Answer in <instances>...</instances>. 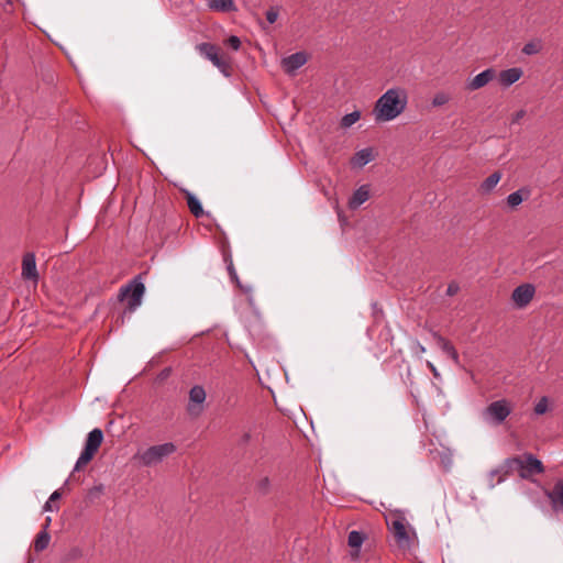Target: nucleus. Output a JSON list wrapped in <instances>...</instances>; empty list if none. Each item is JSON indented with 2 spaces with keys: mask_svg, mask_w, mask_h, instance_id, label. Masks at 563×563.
I'll use <instances>...</instances> for the list:
<instances>
[{
  "mask_svg": "<svg viewBox=\"0 0 563 563\" xmlns=\"http://www.w3.org/2000/svg\"><path fill=\"white\" fill-rule=\"evenodd\" d=\"M62 494L59 490H55L48 498V500L45 503L43 510L44 511H53L54 509H57L56 503L60 499Z\"/></svg>",
  "mask_w": 563,
  "mask_h": 563,
  "instance_id": "bb28decb",
  "label": "nucleus"
},
{
  "mask_svg": "<svg viewBox=\"0 0 563 563\" xmlns=\"http://www.w3.org/2000/svg\"><path fill=\"white\" fill-rule=\"evenodd\" d=\"M540 51V45L536 42H529L522 47V53L526 55H534Z\"/></svg>",
  "mask_w": 563,
  "mask_h": 563,
  "instance_id": "7c9ffc66",
  "label": "nucleus"
},
{
  "mask_svg": "<svg viewBox=\"0 0 563 563\" xmlns=\"http://www.w3.org/2000/svg\"><path fill=\"white\" fill-rule=\"evenodd\" d=\"M206 390L202 386L196 385L189 391V401L187 411L192 417H198L203 411V404L206 401Z\"/></svg>",
  "mask_w": 563,
  "mask_h": 563,
  "instance_id": "423d86ee",
  "label": "nucleus"
},
{
  "mask_svg": "<svg viewBox=\"0 0 563 563\" xmlns=\"http://www.w3.org/2000/svg\"><path fill=\"white\" fill-rule=\"evenodd\" d=\"M432 336L435 340L437 345L456 364H460V357L455 347L443 336L437 332H432Z\"/></svg>",
  "mask_w": 563,
  "mask_h": 563,
  "instance_id": "dca6fc26",
  "label": "nucleus"
},
{
  "mask_svg": "<svg viewBox=\"0 0 563 563\" xmlns=\"http://www.w3.org/2000/svg\"><path fill=\"white\" fill-rule=\"evenodd\" d=\"M364 538L358 531H351L349 533L347 543L351 548L358 550L363 544Z\"/></svg>",
  "mask_w": 563,
  "mask_h": 563,
  "instance_id": "a878e982",
  "label": "nucleus"
},
{
  "mask_svg": "<svg viewBox=\"0 0 563 563\" xmlns=\"http://www.w3.org/2000/svg\"><path fill=\"white\" fill-rule=\"evenodd\" d=\"M187 198V205L191 213L196 217H200L203 214V209L196 196H194L191 192H186Z\"/></svg>",
  "mask_w": 563,
  "mask_h": 563,
  "instance_id": "b1692460",
  "label": "nucleus"
},
{
  "mask_svg": "<svg viewBox=\"0 0 563 563\" xmlns=\"http://www.w3.org/2000/svg\"><path fill=\"white\" fill-rule=\"evenodd\" d=\"M361 117H362V112L360 110H354L353 112L347 113L342 117V119L340 120L339 126L342 130H347L352 125H354L357 121H360Z\"/></svg>",
  "mask_w": 563,
  "mask_h": 563,
  "instance_id": "5701e85b",
  "label": "nucleus"
},
{
  "mask_svg": "<svg viewBox=\"0 0 563 563\" xmlns=\"http://www.w3.org/2000/svg\"><path fill=\"white\" fill-rule=\"evenodd\" d=\"M511 410L512 408L508 400H496L485 408V410L482 412V418L489 424L499 426L511 413Z\"/></svg>",
  "mask_w": 563,
  "mask_h": 563,
  "instance_id": "20e7f679",
  "label": "nucleus"
},
{
  "mask_svg": "<svg viewBox=\"0 0 563 563\" xmlns=\"http://www.w3.org/2000/svg\"><path fill=\"white\" fill-rule=\"evenodd\" d=\"M227 43L228 45L234 49V51H238L241 46V41L238 36L235 35H231L228 40H227Z\"/></svg>",
  "mask_w": 563,
  "mask_h": 563,
  "instance_id": "473e14b6",
  "label": "nucleus"
},
{
  "mask_svg": "<svg viewBox=\"0 0 563 563\" xmlns=\"http://www.w3.org/2000/svg\"><path fill=\"white\" fill-rule=\"evenodd\" d=\"M230 274H231V278L236 280L238 285L245 291H249V289L246 288H243L240 283H239V279H238V276H236V273L234 272V269L230 268Z\"/></svg>",
  "mask_w": 563,
  "mask_h": 563,
  "instance_id": "58836bf2",
  "label": "nucleus"
},
{
  "mask_svg": "<svg viewBox=\"0 0 563 563\" xmlns=\"http://www.w3.org/2000/svg\"><path fill=\"white\" fill-rule=\"evenodd\" d=\"M412 351L417 356H421L426 352V347L418 341L412 342Z\"/></svg>",
  "mask_w": 563,
  "mask_h": 563,
  "instance_id": "72a5a7b5",
  "label": "nucleus"
},
{
  "mask_svg": "<svg viewBox=\"0 0 563 563\" xmlns=\"http://www.w3.org/2000/svg\"><path fill=\"white\" fill-rule=\"evenodd\" d=\"M51 522V518L47 517L46 519V523L44 526V529L43 531H41L35 541H34V550L36 552H42L43 550H45L47 547H48V543H49V540H51V537L49 534L47 533L46 529L48 527V523Z\"/></svg>",
  "mask_w": 563,
  "mask_h": 563,
  "instance_id": "412c9836",
  "label": "nucleus"
},
{
  "mask_svg": "<svg viewBox=\"0 0 563 563\" xmlns=\"http://www.w3.org/2000/svg\"><path fill=\"white\" fill-rule=\"evenodd\" d=\"M269 486H271V481L268 477H264L262 478L258 484H257V487L262 492H267L269 489Z\"/></svg>",
  "mask_w": 563,
  "mask_h": 563,
  "instance_id": "f704fd0d",
  "label": "nucleus"
},
{
  "mask_svg": "<svg viewBox=\"0 0 563 563\" xmlns=\"http://www.w3.org/2000/svg\"><path fill=\"white\" fill-rule=\"evenodd\" d=\"M526 115V111L523 109L517 111L511 119V123H519L521 119H523Z\"/></svg>",
  "mask_w": 563,
  "mask_h": 563,
  "instance_id": "c9c22d12",
  "label": "nucleus"
},
{
  "mask_svg": "<svg viewBox=\"0 0 563 563\" xmlns=\"http://www.w3.org/2000/svg\"><path fill=\"white\" fill-rule=\"evenodd\" d=\"M460 287L456 283H451L449 286H448V289H446V294L449 296H454L455 294H457Z\"/></svg>",
  "mask_w": 563,
  "mask_h": 563,
  "instance_id": "e433bc0d",
  "label": "nucleus"
},
{
  "mask_svg": "<svg viewBox=\"0 0 563 563\" xmlns=\"http://www.w3.org/2000/svg\"><path fill=\"white\" fill-rule=\"evenodd\" d=\"M176 451V445L172 442L150 446L145 451L137 454L141 464L145 466H154L163 462L166 457Z\"/></svg>",
  "mask_w": 563,
  "mask_h": 563,
  "instance_id": "7ed1b4c3",
  "label": "nucleus"
},
{
  "mask_svg": "<svg viewBox=\"0 0 563 563\" xmlns=\"http://www.w3.org/2000/svg\"><path fill=\"white\" fill-rule=\"evenodd\" d=\"M530 196L531 189L528 187H521L507 196L506 206L511 211L516 210L525 200H528Z\"/></svg>",
  "mask_w": 563,
  "mask_h": 563,
  "instance_id": "ddd939ff",
  "label": "nucleus"
},
{
  "mask_svg": "<svg viewBox=\"0 0 563 563\" xmlns=\"http://www.w3.org/2000/svg\"><path fill=\"white\" fill-rule=\"evenodd\" d=\"M251 439V434L249 432L244 433L241 438V442L242 443H246L249 442V440Z\"/></svg>",
  "mask_w": 563,
  "mask_h": 563,
  "instance_id": "ea45409f",
  "label": "nucleus"
},
{
  "mask_svg": "<svg viewBox=\"0 0 563 563\" xmlns=\"http://www.w3.org/2000/svg\"><path fill=\"white\" fill-rule=\"evenodd\" d=\"M501 177L503 174L500 172L493 173L485 180L482 181V184L479 185V191L485 195L490 194L496 188Z\"/></svg>",
  "mask_w": 563,
  "mask_h": 563,
  "instance_id": "aec40b11",
  "label": "nucleus"
},
{
  "mask_svg": "<svg viewBox=\"0 0 563 563\" xmlns=\"http://www.w3.org/2000/svg\"><path fill=\"white\" fill-rule=\"evenodd\" d=\"M522 76V70L520 68L514 67L509 69L501 70L498 75V80L500 85L504 87H509L516 81H518Z\"/></svg>",
  "mask_w": 563,
  "mask_h": 563,
  "instance_id": "f3484780",
  "label": "nucleus"
},
{
  "mask_svg": "<svg viewBox=\"0 0 563 563\" xmlns=\"http://www.w3.org/2000/svg\"><path fill=\"white\" fill-rule=\"evenodd\" d=\"M279 15L278 8L272 7L266 11V20L268 23L273 24L277 21Z\"/></svg>",
  "mask_w": 563,
  "mask_h": 563,
  "instance_id": "2f4dec72",
  "label": "nucleus"
},
{
  "mask_svg": "<svg viewBox=\"0 0 563 563\" xmlns=\"http://www.w3.org/2000/svg\"><path fill=\"white\" fill-rule=\"evenodd\" d=\"M145 286L140 282H134L121 289V297L128 300V313L132 314L142 303V297Z\"/></svg>",
  "mask_w": 563,
  "mask_h": 563,
  "instance_id": "39448f33",
  "label": "nucleus"
},
{
  "mask_svg": "<svg viewBox=\"0 0 563 563\" xmlns=\"http://www.w3.org/2000/svg\"><path fill=\"white\" fill-rule=\"evenodd\" d=\"M550 409V400L548 397H542L534 406V413L536 415H544Z\"/></svg>",
  "mask_w": 563,
  "mask_h": 563,
  "instance_id": "cd10ccee",
  "label": "nucleus"
},
{
  "mask_svg": "<svg viewBox=\"0 0 563 563\" xmlns=\"http://www.w3.org/2000/svg\"><path fill=\"white\" fill-rule=\"evenodd\" d=\"M516 462L521 468V475L528 476L531 474H539L543 472V466L540 460L533 455H527L525 459H518Z\"/></svg>",
  "mask_w": 563,
  "mask_h": 563,
  "instance_id": "9d476101",
  "label": "nucleus"
},
{
  "mask_svg": "<svg viewBox=\"0 0 563 563\" xmlns=\"http://www.w3.org/2000/svg\"><path fill=\"white\" fill-rule=\"evenodd\" d=\"M548 497L555 511L563 510V482H558L548 493Z\"/></svg>",
  "mask_w": 563,
  "mask_h": 563,
  "instance_id": "a211bd4d",
  "label": "nucleus"
},
{
  "mask_svg": "<svg viewBox=\"0 0 563 563\" xmlns=\"http://www.w3.org/2000/svg\"><path fill=\"white\" fill-rule=\"evenodd\" d=\"M368 199H369V186L362 185L353 192L352 197L350 198L349 208L352 210H356Z\"/></svg>",
  "mask_w": 563,
  "mask_h": 563,
  "instance_id": "2eb2a0df",
  "label": "nucleus"
},
{
  "mask_svg": "<svg viewBox=\"0 0 563 563\" xmlns=\"http://www.w3.org/2000/svg\"><path fill=\"white\" fill-rule=\"evenodd\" d=\"M390 529L394 533V537L397 543L400 547H408L410 543L409 531L406 527L405 520L402 518H396L390 521Z\"/></svg>",
  "mask_w": 563,
  "mask_h": 563,
  "instance_id": "1a4fd4ad",
  "label": "nucleus"
},
{
  "mask_svg": "<svg viewBox=\"0 0 563 563\" xmlns=\"http://www.w3.org/2000/svg\"><path fill=\"white\" fill-rule=\"evenodd\" d=\"M427 366L430 368V371L432 372V374L435 378H440V373L432 362L427 361Z\"/></svg>",
  "mask_w": 563,
  "mask_h": 563,
  "instance_id": "4c0bfd02",
  "label": "nucleus"
},
{
  "mask_svg": "<svg viewBox=\"0 0 563 563\" xmlns=\"http://www.w3.org/2000/svg\"><path fill=\"white\" fill-rule=\"evenodd\" d=\"M533 295H534V287L530 284H523V285L518 286L512 291L511 298L518 308H523L531 301V299L533 298Z\"/></svg>",
  "mask_w": 563,
  "mask_h": 563,
  "instance_id": "6e6552de",
  "label": "nucleus"
},
{
  "mask_svg": "<svg viewBox=\"0 0 563 563\" xmlns=\"http://www.w3.org/2000/svg\"><path fill=\"white\" fill-rule=\"evenodd\" d=\"M208 7L217 12H234L236 5L234 0H207Z\"/></svg>",
  "mask_w": 563,
  "mask_h": 563,
  "instance_id": "6ab92c4d",
  "label": "nucleus"
},
{
  "mask_svg": "<svg viewBox=\"0 0 563 563\" xmlns=\"http://www.w3.org/2000/svg\"><path fill=\"white\" fill-rule=\"evenodd\" d=\"M376 156L377 152L373 147H366L355 153L351 159V164L353 167L362 168L374 161Z\"/></svg>",
  "mask_w": 563,
  "mask_h": 563,
  "instance_id": "4468645a",
  "label": "nucleus"
},
{
  "mask_svg": "<svg viewBox=\"0 0 563 563\" xmlns=\"http://www.w3.org/2000/svg\"><path fill=\"white\" fill-rule=\"evenodd\" d=\"M21 276L24 280L32 282L34 286L38 282V272L36 268V258L34 253H26L22 258Z\"/></svg>",
  "mask_w": 563,
  "mask_h": 563,
  "instance_id": "0eeeda50",
  "label": "nucleus"
},
{
  "mask_svg": "<svg viewBox=\"0 0 563 563\" xmlns=\"http://www.w3.org/2000/svg\"><path fill=\"white\" fill-rule=\"evenodd\" d=\"M222 74L229 76V63L222 56H219L216 62L212 63Z\"/></svg>",
  "mask_w": 563,
  "mask_h": 563,
  "instance_id": "c756f323",
  "label": "nucleus"
},
{
  "mask_svg": "<svg viewBox=\"0 0 563 563\" xmlns=\"http://www.w3.org/2000/svg\"><path fill=\"white\" fill-rule=\"evenodd\" d=\"M307 63V55L303 52L294 53L285 57L282 62L286 73L294 74L297 69Z\"/></svg>",
  "mask_w": 563,
  "mask_h": 563,
  "instance_id": "f8f14e48",
  "label": "nucleus"
},
{
  "mask_svg": "<svg viewBox=\"0 0 563 563\" xmlns=\"http://www.w3.org/2000/svg\"><path fill=\"white\" fill-rule=\"evenodd\" d=\"M506 476H507L506 467L503 466V467L493 470L489 473V487L493 488L496 484L501 483L503 481H505Z\"/></svg>",
  "mask_w": 563,
  "mask_h": 563,
  "instance_id": "393cba45",
  "label": "nucleus"
},
{
  "mask_svg": "<svg viewBox=\"0 0 563 563\" xmlns=\"http://www.w3.org/2000/svg\"><path fill=\"white\" fill-rule=\"evenodd\" d=\"M408 96L402 88H390L375 102L373 114L376 122H387L396 119L404 112Z\"/></svg>",
  "mask_w": 563,
  "mask_h": 563,
  "instance_id": "f257e3e1",
  "label": "nucleus"
},
{
  "mask_svg": "<svg viewBox=\"0 0 563 563\" xmlns=\"http://www.w3.org/2000/svg\"><path fill=\"white\" fill-rule=\"evenodd\" d=\"M451 97L446 92H438L432 99V106L441 107L450 101Z\"/></svg>",
  "mask_w": 563,
  "mask_h": 563,
  "instance_id": "c85d7f7f",
  "label": "nucleus"
},
{
  "mask_svg": "<svg viewBox=\"0 0 563 563\" xmlns=\"http://www.w3.org/2000/svg\"><path fill=\"white\" fill-rule=\"evenodd\" d=\"M496 76V71L493 68H487L484 71L476 75L473 79L468 80L466 84V89L470 91H475L484 86H486L489 81H492Z\"/></svg>",
  "mask_w": 563,
  "mask_h": 563,
  "instance_id": "9b49d317",
  "label": "nucleus"
},
{
  "mask_svg": "<svg viewBox=\"0 0 563 563\" xmlns=\"http://www.w3.org/2000/svg\"><path fill=\"white\" fill-rule=\"evenodd\" d=\"M102 441L103 433L100 429L96 428L88 433L84 450L76 461L73 472L82 470L93 459Z\"/></svg>",
  "mask_w": 563,
  "mask_h": 563,
  "instance_id": "f03ea898",
  "label": "nucleus"
},
{
  "mask_svg": "<svg viewBox=\"0 0 563 563\" xmlns=\"http://www.w3.org/2000/svg\"><path fill=\"white\" fill-rule=\"evenodd\" d=\"M197 51L209 59L211 63L216 62L219 55V48L210 43H200L197 45Z\"/></svg>",
  "mask_w": 563,
  "mask_h": 563,
  "instance_id": "4be33fe9",
  "label": "nucleus"
}]
</instances>
